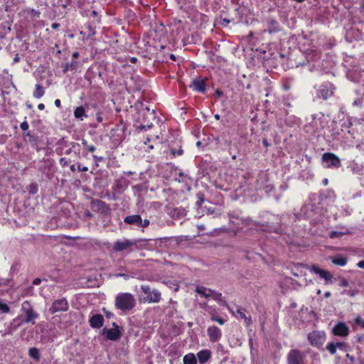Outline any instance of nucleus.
I'll return each instance as SVG.
<instances>
[{"label": "nucleus", "instance_id": "1", "mask_svg": "<svg viewBox=\"0 0 364 364\" xmlns=\"http://www.w3.org/2000/svg\"><path fill=\"white\" fill-rule=\"evenodd\" d=\"M340 128L335 123V127H333L331 134L334 139H342L341 143L345 147L352 148L355 145V128L353 126L350 118L343 119L340 122Z\"/></svg>", "mask_w": 364, "mask_h": 364}, {"label": "nucleus", "instance_id": "2", "mask_svg": "<svg viewBox=\"0 0 364 364\" xmlns=\"http://www.w3.org/2000/svg\"><path fill=\"white\" fill-rule=\"evenodd\" d=\"M307 338L312 346L320 348L326 341V333L321 331H313L308 334Z\"/></svg>", "mask_w": 364, "mask_h": 364}, {"label": "nucleus", "instance_id": "3", "mask_svg": "<svg viewBox=\"0 0 364 364\" xmlns=\"http://www.w3.org/2000/svg\"><path fill=\"white\" fill-rule=\"evenodd\" d=\"M336 87L330 82L323 83L319 90H318V97L324 100H327L329 97L333 95Z\"/></svg>", "mask_w": 364, "mask_h": 364}, {"label": "nucleus", "instance_id": "4", "mask_svg": "<svg viewBox=\"0 0 364 364\" xmlns=\"http://www.w3.org/2000/svg\"><path fill=\"white\" fill-rule=\"evenodd\" d=\"M116 306L122 311L132 309L135 306L134 297H116Z\"/></svg>", "mask_w": 364, "mask_h": 364}, {"label": "nucleus", "instance_id": "5", "mask_svg": "<svg viewBox=\"0 0 364 364\" xmlns=\"http://www.w3.org/2000/svg\"><path fill=\"white\" fill-rule=\"evenodd\" d=\"M321 159L323 162L330 163L326 166L327 168H338L341 166L340 159L333 153L326 152L323 154Z\"/></svg>", "mask_w": 364, "mask_h": 364}, {"label": "nucleus", "instance_id": "6", "mask_svg": "<svg viewBox=\"0 0 364 364\" xmlns=\"http://www.w3.org/2000/svg\"><path fill=\"white\" fill-rule=\"evenodd\" d=\"M304 355L297 349L291 350L287 355L288 364H304Z\"/></svg>", "mask_w": 364, "mask_h": 364}, {"label": "nucleus", "instance_id": "7", "mask_svg": "<svg viewBox=\"0 0 364 364\" xmlns=\"http://www.w3.org/2000/svg\"><path fill=\"white\" fill-rule=\"evenodd\" d=\"M134 245H136L134 241L124 239V240H117L113 245V250L116 252H122L127 250Z\"/></svg>", "mask_w": 364, "mask_h": 364}, {"label": "nucleus", "instance_id": "8", "mask_svg": "<svg viewBox=\"0 0 364 364\" xmlns=\"http://www.w3.org/2000/svg\"><path fill=\"white\" fill-rule=\"evenodd\" d=\"M68 309V303L65 298L55 300L49 311L51 314L58 311H65Z\"/></svg>", "mask_w": 364, "mask_h": 364}, {"label": "nucleus", "instance_id": "9", "mask_svg": "<svg viewBox=\"0 0 364 364\" xmlns=\"http://www.w3.org/2000/svg\"><path fill=\"white\" fill-rule=\"evenodd\" d=\"M23 137L24 141L28 143L32 148L35 149L37 151H40L38 147L39 137L38 136L33 134L28 131L23 134Z\"/></svg>", "mask_w": 364, "mask_h": 364}, {"label": "nucleus", "instance_id": "10", "mask_svg": "<svg viewBox=\"0 0 364 364\" xmlns=\"http://www.w3.org/2000/svg\"><path fill=\"white\" fill-rule=\"evenodd\" d=\"M189 87L193 90L196 91L198 92L205 93V92L206 91L205 80L204 79H202L201 77L194 79L191 82Z\"/></svg>", "mask_w": 364, "mask_h": 364}, {"label": "nucleus", "instance_id": "11", "mask_svg": "<svg viewBox=\"0 0 364 364\" xmlns=\"http://www.w3.org/2000/svg\"><path fill=\"white\" fill-rule=\"evenodd\" d=\"M332 333L335 336L345 337L349 333V328L345 323H338L332 330Z\"/></svg>", "mask_w": 364, "mask_h": 364}, {"label": "nucleus", "instance_id": "12", "mask_svg": "<svg viewBox=\"0 0 364 364\" xmlns=\"http://www.w3.org/2000/svg\"><path fill=\"white\" fill-rule=\"evenodd\" d=\"M208 335L209 336L210 341L211 342H216L218 341L222 336L220 330L215 326H210L208 330Z\"/></svg>", "mask_w": 364, "mask_h": 364}, {"label": "nucleus", "instance_id": "13", "mask_svg": "<svg viewBox=\"0 0 364 364\" xmlns=\"http://www.w3.org/2000/svg\"><path fill=\"white\" fill-rule=\"evenodd\" d=\"M104 331L107 338L110 341H117L122 336V333L118 328L105 329Z\"/></svg>", "mask_w": 364, "mask_h": 364}, {"label": "nucleus", "instance_id": "14", "mask_svg": "<svg viewBox=\"0 0 364 364\" xmlns=\"http://www.w3.org/2000/svg\"><path fill=\"white\" fill-rule=\"evenodd\" d=\"M311 269L314 273L318 274L321 278L325 279L326 282L330 281L332 278V275L329 272L321 269L316 265H312Z\"/></svg>", "mask_w": 364, "mask_h": 364}, {"label": "nucleus", "instance_id": "15", "mask_svg": "<svg viewBox=\"0 0 364 364\" xmlns=\"http://www.w3.org/2000/svg\"><path fill=\"white\" fill-rule=\"evenodd\" d=\"M103 323L104 318L101 314H95L90 318V324L92 328H99Z\"/></svg>", "mask_w": 364, "mask_h": 364}, {"label": "nucleus", "instance_id": "16", "mask_svg": "<svg viewBox=\"0 0 364 364\" xmlns=\"http://www.w3.org/2000/svg\"><path fill=\"white\" fill-rule=\"evenodd\" d=\"M124 222L126 224L133 225L139 228V224H141V215L139 214L127 215L124 218Z\"/></svg>", "mask_w": 364, "mask_h": 364}, {"label": "nucleus", "instance_id": "17", "mask_svg": "<svg viewBox=\"0 0 364 364\" xmlns=\"http://www.w3.org/2000/svg\"><path fill=\"white\" fill-rule=\"evenodd\" d=\"M26 316L21 318V323H32L33 324L35 323L33 321L34 319L38 317V314L33 310H28L24 312Z\"/></svg>", "mask_w": 364, "mask_h": 364}, {"label": "nucleus", "instance_id": "18", "mask_svg": "<svg viewBox=\"0 0 364 364\" xmlns=\"http://www.w3.org/2000/svg\"><path fill=\"white\" fill-rule=\"evenodd\" d=\"M211 356V351L210 350H202L197 353V358L200 364L206 363Z\"/></svg>", "mask_w": 364, "mask_h": 364}, {"label": "nucleus", "instance_id": "19", "mask_svg": "<svg viewBox=\"0 0 364 364\" xmlns=\"http://www.w3.org/2000/svg\"><path fill=\"white\" fill-rule=\"evenodd\" d=\"M305 269L306 267L304 264H296L291 268V272L296 277L305 276Z\"/></svg>", "mask_w": 364, "mask_h": 364}, {"label": "nucleus", "instance_id": "20", "mask_svg": "<svg viewBox=\"0 0 364 364\" xmlns=\"http://www.w3.org/2000/svg\"><path fill=\"white\" fill-rule=\"evenodd\" d=\"M195 291L196 293L200 294L201 296H222L221 293H214V292H212L210 291V289H207L205 287H200V286H197L196 287Z\"/></svg>", "mask_w": 364, "mask_h": 364}, {"label": "nucleus", "instance_id": "21", "mask_svg": "<svg viewBox=\"0 0 364 364\" xmlns=\"http://www.w3.org/2000/svg\"><path fill=\"white\" fill-rule=\"evenodd\" d=\"M70 148L68 149L65 151V154H71L72 152H73L77 157H80V144L77 143V142H74V141H72L70 143Z\"/></svg>", "mask_w": 364, "mask_h": 364}, {"label": "nucleus", "instance_id": "22", "mask_svg": "<svg viewBox=\"0 0 364 364\" xmlns=\"http://www.w3.org/2000/svg\"><path fill=\"white\" fill-rule=\"evenodd\" d=\"M41 283V279L39 278H36L33 281V286L28 287L25 291L23 293L21 296H34L36 295V293L34 291L33 286H38Z\"/></svg>", "mask_w": 364, "mask_h": 364}, {"label": "nucleus", "instance_id": "23", "mask_svg": "<svg viewBox=\"0 0 364 364\" xmlns=\"http://www.w3.org/2000/svg\"><path fill=\"white\" fill-rule=\"evenodd\" d=\"M74 116L76 119L82 120L84 117H87L85 109L82 106L77 107L74 110Z\"/></svg>", "mask_w": 364, "mask_h": 364}, {"label": "nucleus", "instance_id": "24", "mask_svg": "<svg viewBox=\"0 0 364 364\" xmlns=\"http://www.w3.org/2000/svg\"><path fill=\"white\" fill-rule=\"evenodd\" d=\"M11 282L8 279H0V294H9V287H10V283Z\"/></svg>", "mask_w": 364, "mask_h": 364}, {"label": "nucleus", "instance_id": "25", "mask_svg": "<svg viewBox=\"0 0 364 364\" xmlns=\"http://www.w3.org/2000/svg\"><path fill=\"white\" fill-rule=\"evenodd\" d=\"M94 207H97L98 210H101L102 212H105L108 210V205L100 200H93L92 203Z\"/></svg>", "mask_w": 364, "mask_h": 364}, {"label": "nucleus", "instance_id": "26", "mask_svg": "<svg viewBox=\"0 0 364 364\" xmlns=\"http://www.w3.org/2000/svg\"><path fill=\"white\" fill-rule=\"evenodd\" d=\"M35 87L36 89L33 92V95L35 98L39 99L42 97L45 94L44 87L40 84H36Z\"/></svg>", "mask_w": 364, "mask_h": 364}, {"label": "nucleus", "instance_id": "27", "mask_svg": "<svg viewBox=\"0 0 364 364\" xmlns=\"http://www.w3.org/2000/svg\"><path fill=\"white\" fill-rule=\"evenodd\" d=\"M184 364H197L196 357L193 353H188L183 357Z\"/></svg>", "mask_w": 364, "mask_h": 364}, {"label": "nucleus", "instance_id": "28", "mask_svg": "<svg viewBox=\"0 0 364 364\" xmlns=\"http://www.w3.org/2000/svg\"><path fill=\"white\" fill-rule=\"evenodd\" d=\"M331 261L334 264L343 267L347 264L348 260L347 258L344 257L338 256L332 257Z\"/></svg>", "mask_w": 364, "mask_h": 364}, {"label": "nucleus", "instance_id": "29", "mask_svg": "<svg viewBox=\"0 0 364 364\" xmlns=\"http://www.w3.org/2000/svg\"><path fill=\"white\" fill-rule=\"evenodd\" d=\"M77 67H78V62L77 61H75V60H72L71 63H66L65 65V67H64V69H63V73H65L68 70H76L77 68Z\"/></svg>", "mask_w": 364, "mask_h": 364}, {"label": "nucleus", "instance_id": "30", "mask_svg": "<svg viewBox=\"0 0 364 364\" xmlns=\"http://www.w3.org/2000/svg\"><path fill=\"white\" fill-rule=\"evenodd\" d=\"M237 316L238 318L245 319L247 325H250L251 323V317L246 316L242 309L238 308L237 309Z\"/></svg>", "mask_w": 364, "mask_h": 364}, {"label": "nucleus", "instance_id": "31", "mask_svg": "<svg viewBox=\"0 0 364 364\" xmlns=\"http://www.w3.org/2000/svg\"><path fill=\"white\" fill-rule=\"evenodd\" d=\"M82 144L85 148V150L87 151V152L93 153L96 150V146L93 144H89L87 141L85 139H82Z\"/></svg>", "mask_w": 364, "mask_h": 364}, {"label": "nucleus", "instance_id": "32", "mask_svg": "<svg viewBox=\"0 0 364 364\" xmlns=\"http://www.w3.org/2000/svg\"><path fill=\"white\" fill-rule=\"evenodd\" d=\"M28 354L30 357L33 358L34 360L38 361L40 360V352L39 350L36 348H31L29 349Z\"/></svg>", "mask_w": 364, "mask_h": 364}, {"label": "nucleus", "instance_id": "33", "mask_svg": "<svg viewBox=\"0 0 364 364\" xmlns=\"http://www.w3.org/2000/svg\"><path fill=\"white\" fill-rule=\"evenodd\" d=\"M160 300V297H140V303H158Z\"/></svg>", "mask_w": 364, "mask_h": 364}, {"label": "nucleus", "instance_id": "34", "mask_svg": "<svg viewBox=\"0 0 364 364\" xmlns=\"http://www.w3.org/2000/svg\"><path fill=\"white\" fill-rule=\"evenodd\" d=\"M326 349L330 352L331 354L334 355L336 353V348L333 342L329 343L326 346Z\"/></svg>", "mask_w": 364, "mask_h": 364}, {"label": "nucleus", "instance_id": "35", "mask_svg": "<svg viewBox=\"0 0 364 364\" xmlns=\"http://www.w3.org/2000/svg\"><path fill=\"white\" fill-rule=\"evenodd\" d=\"M10 311V308L9 307V306L5 304V303H3L0 301V313H9Z\"/></svg>", "mask_w": 364, "mask_h": 364}, {"label": "nucleus", "instance_id": "36", "mask_svg": "<svg viewBox=\"0 0 364 364\" xmlns=\"http://www.w3.org/2000/svg\"><path fill=\"white\" fill-rule=\"evenodd\" d=\"M210 319L213 321H216L220 325H223L225 322V319L215 315H212Z\"/></svg>", "mask_w": 364, "mask_h": 364}, {"label": "nucleus", "instance_id": "37", "mask_svg": "<svg viewBox=\"0 0 364 364\" xmlns=\"http://www.w3.org/2000/svg\"><path fill=\"white\" fill-rule=\"evenodd\" d=\"M127 186H128V182L125 179L122 178V179L118 180L117 182V186L119 188H122L123 187H127Z\"/></svg>", "mask_w": 364, "mask_h": 364}, {"label": "nucleus", "instance_id": "38", "mask_svg": "<svg viewBox=\"0 0 364 364\" xmlns=\"http://www.w3.org/2000/svg\"><path fill=\"white\" fill-rule=\"evenodd\" d=\"M171 154L173 156H181V155H183V150L182 149V148H181V147H180L178 150L174 149H171Z\"/></svg>", "mask_w": 364, "mask_h": 364}, {"label": "nucleus", "instance_id": "39", "mask_svg": "<svg viewBox=\"0 0 364 364\" xmlns=\"http://www.w3.org/2000/svg\"><path fill=\"white\" fill-rule=\"evenodd\" d=\"M22 311L23 312H26L28 310H33V308L31 307L30 303L28 301H24L23 304H22V308H21Z\"/></svg>", "mask_w": 364, "mask_h": 364}, {"label": "nucleus", "instance_id": "40", "mask_svg": "<svg viewBox=\"0 0 364 364\" xmlns=\"http://www.w3.org/2000/svg\"><path fill=\"white\" fill-rule=\"evenodd\" d=\"M336 348H340L341 350H345L346 348V344L344 342H336L334 343Z\"/></svg>", "mask_w": 364, "mask_h": 364}, {"label": "nucleus", "instance_id": "41", "mask_svg": "<svg viewBox=\"0 0 364 364\" xmlns=\"http://www.w3.org/2000/svg\"><path fill=\"white\" fill-rule=\"evenodd\" d=\"M363 101L362 99H357V100L353 101V105L354 107H358L361 108L363 106Z\"/></svg>", "mask_w": 364, "mask_h": 364}, {"label": "nucleus", "instance_id": "42", "mask_svg": "<svg viewBox=\"0 0 364 364\" xmlns=\"http://www.w3.org/2000/svg\"><path fill=\"white\" fill-rule=\"evenodd\" d=\"M38 187L37 185L35 183H32L30 185V189H29V193L31 194H35L37 193Z\"/></svg>", "mask_w": 364, "mask_h": 364}, {"label": "nucleus", "instance_id": "43", "mask_svg": "<svg viewBox=\"0 0 364 364\" xmlns=\"http://www.w3.org/2000/svg\"><path fill=\"white\" fill-rule=\"evenodd\" d=\"M150 222L148 219L142 220L141 218V224H139V228H146L149 225Z\"/></svg>", "mask_w": 364, "mask_h": 364}, {"label": "nucleus", "instance_id": "44", "mask_svg": "<svg viewBox=\"0 0 364 364\" xmlns=\"http://www.w3.org/2000/svg\"><path fill=\"white\" fill-rule=\"evenodd\" d=\"M87 30L89 31L88 37L93 36L95 34V33H96L95 32V29L91 25H88L87 26Z\"/></svg>", "mask_w": 364, "mask_h": 364}, {"label": "nucleus", "instance_id": "45", "mask_svg": "<svg viewBox=\"0 0 364 364\" xmlns=\"http://www.w3.org/2000/svg\"><path fill=\"white\" fill-rule=\"evenodd\" d=\"M20 127L22 130L27 131L29 128V124H28V122L25 120L21 123Z\"/></svg>", "mask_w": 364, "mask_h": 364}, {"label": "nucleus", "instance_id": "46", "mask_svg": "<svg viewBox=\"0 0 364 364\" xmlns=\"http://www.w3.org/2000/svg\"><path fill=\"white\" fill-rule=\"evenodd\" d=\"M60 164L62 166L65 167L68 165L69 161L65 157H63V158H60Z\"/></svg>", "mask_w": 364, "mask_h": 364}, {"label": "nucleus", "instance_id": "47", "mask_svg": "<svg viewBox=\"0 0 364 364\" xmlns=\"http://www.w3.org/2000/svg\"><path fill=\"white\" fill-rule=\"evenodd\" d=\"M77 170L80 172H86L88 171V168L87 166H82L80 164H77Z\"/></svg>", "mask_w": 364, "mask_h": 364}, {"label": "nucleus", "instance_id": "48", "mask_svg": "<svg viewBox=\"0 0 364 364\" xmlns=\"http://www.w3.org/2000/svg\"><path fill=\"white\" fill-rule=\"evenodd\" d=\"M93 159L97 162H102L104 161V158L102 156H98L97 155H92Z\"/></svg>", "mask_w": 364, "mask_h": 364}, {"label": "nucleus", "instance_id": "49", "mask_svg": "<svg viewBox=\"0 0 364 364\" xmlns=\"http://www.w3.org/2000/svg\"><path fill=\"white\" fill-rule=\"evenodd\" d=\"M152 127H153V124L152 123H149V124H147L141 125L140 128H141V129L146 130L147 129H150Z\"/></svg>", "mask_w": 364, "mask_h": 364}, {"label": "nucleus", "instance_id": "50", "mask_svg": "<svg viewBox=\"0 0 364 364\" xmlns=\"http://www.w3.org/2000/svg\"><path fill=\"white\" fill-rule=\"evenodd\" d=\"M356 323L361 326L363 328H364V320L360 318V317H358L355 320Z\"/></svg>", "mask_w": 364, "mask_h": 364}, {"label": "nucleus", "instance_id": "51", "mask_svg": "<svg viewBox=\"0 0 364 364\" xmlns=\"http://www.w3.org/2000/svg\"><path fill=\"white\" fill-rule=\"evenodd\" d=\"M150 141H151L150 138L147 137L146 139V141H144V144L147 145L149 149H154V146L153 145H149V142Z\"/></svg>", "mask_w": 364, "mask_h": 364}, {"label": "nucleus", "instance_id": "52", "mask_svg": "<svg viewBox=\"0 0 364 364\" xmlns=\"http://www.w3.org/2000/svg\"><path fill=\"white\" fill-rule=\"evenodd\" d=\"M341 287H348V282L346 279H343L341 281Z\"/></svg>", "mask_w": 364, "mask_h": 364}, {"label": "nucleus", "instance_id": "53", "mask_svg": "<svg viewBox=\"0 0 364 364\" xmlns=\"http://www.w3.org/2000/svg\"><path fill=\"white\" fill-rule=\"evenodd\" d=\"M54 103H55V105L57 107H58V108H60V107H61V101H60V100H59V99H56V100H55V102H54Z\"/></svg>", "mask_w": 364, "mask_h": 364}, {"label": "nucleus", "instance_id": "54", "mask_svg": "<svg viewBox=\"0 0 364 364\" xmlns=\"http://www.w3.org/2000/svg\"><path fill=\"white\" fill-rule=\"evenodd\" d=\"M262 144H263L264 146L266 147V148H267L270 145L266 138L263 139Z\"/></svg>", "mask_w": 364, "mask_h": 364}, {"label": "nucleus", "instance_id": "55", "mask_svg": "<svg viewBox=\"0 0 364 364\" xmlns=\"http://www.w3.org/2000/svg\"><path fill=\"white\" fill-rule=\"evenodd\" d=\"M141 289L145 294L149 293V287L148 286H141Z\"/></svg>", "mask_w": 364, "mask_h": 364}, {"label": "nucleus", "instance_id": "56", "mask_svg": "<svg viewBox=\"0 0 364 364\" xmlns=\"http://www.w3.org/2000/svg\"><path fill=\"white\" fill-rule=\"evenodd\" d=\"M60 27V23H53L52 25H51V28L54 30H56L58 29V28Z\"/></svg>", "mask_w": 364, "mask_h": 364}, {"label": "nucleus", "instance_id": "57", "mask_svg": "<svg viewBox=\"0 0 364 364\" xmlns=\"http://www.w3.org/2000/svg\"><path fill=\"white\" fill-rule=\"evenodd\" d=\"M357 266H358L359 268L364 269V260H361V261H360V262L357 264Z\"/></svg>", "mask_w": 364, "mask_h": 364}, {"label": "nucleus", "instance_id": "58", "mask_svg": "<svg viewBox=\"0 0 364 364\" xmlns=\"http://www.w3.org/2000/svg\"><path fill=\"white\" fill-rule=\"evenodd\" d=\"M46 108L45 105L43 103H40L38 105V109L39 110H44Z\"/></svg>", "mask_w": 364, "mask_h": 364}, {"label": "nucleus", "instance_id": "59", "mask_svg": "<svg viewBox=\"0 0 364 364\" xmlns=\"http://www.w3.org/2000/svg\"><path fill=\"white\" fill-rule=\"evenodd\" d=\"M230 21L229 19L225 18L223 19V23L222 24L223 26H227L228 23H230Z\"/></svg>", "mask_w": 364, "mask_h": 364}, {"label": "nucleus", "instance_id": "60", "mask_svg": "<svg viewBox=\"0 0 364 364\" xmlns=\"http://www.w3.org/2000/svg\"><path fill=\"white\" fill-rule=\"evenodd\" d=\"M45 289H48V287L46 286V287H43L40 288V291H39L38 294L41 296H42L43 294V291L45 290Z\"/></svg>", "mask_w": 364, "mask_h": 364}, {"label": "nucleus", "instance_id": "61", "mask_svg": "<svg viewBox=\"0 0 364 364\" xmlns=\"http://www.w3.org/2000/svg\"><path fill=\"white\" fill-rule=\"evenodd\" d=\"M340 235H341V233L335 232V231H333V232H331L330 236H331V237H333L335 236H339Z\"/></svg>", "mask_w": 364, "mask_h": 364}, {"label": "nucleus", "instance_id": "62", "mask_svg": "<svg viewBox=\"0 0 364 364\" xmlns=\"http://www.w3.org/2000/svg\"><path fill=\"white\" fill-rule=\"evenodd\" d=\"M203 202H204V198H203V196H202L201 197L199 198V200L197 202V203L198 205H201Z\"/></svg>", "mask_w": 364, "mask_h": 364}, {"label": "nucleus", "instance_id": "63", "mask_svg": "<svg viewBox=\"0 0 364 364\" xmlns=\"http://www.w3.org/2000/svg\"><path fill=\"white\" fill-rule=\"evenodd\" d=\"M267 191H271L274 189V186L272 185H268L266 186Z\"/></svg>", "mask_w": 364, "mask_h": 364}, {"label": "nucleus", "instance_id": "64", "mask_svg": "<svg viewBox=\"0 0 364 364\" xmlns=\"http://www.w3.org/2000/svg\"><path fill=\"white\" fill-rule=\"evenodd\" d=\"M72 57L73 58H77L79 57V53L78 52H74L73 54H72Z\"/></svg>", "mask_w": 364, "mask_h": 364}]
</instances>
